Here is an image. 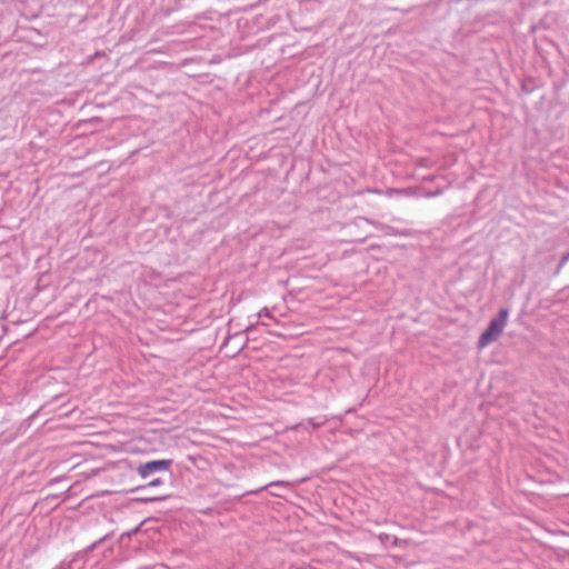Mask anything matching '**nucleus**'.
Returning <instances> with one entry per match:
<instances>
[{
	"label": "nucleus",
	"instance_id": "f257e3e1",
	"mask_svg": "<svg viewBox=\"0 0 569 569\" xmlns=\"http://www.w3.org/2000/svg\"><path fill=\"white\" fill-rule=\"evenodd\" d=\"M508 317L509 311L507 309H501L498 316L489 321L488 327L479 337V349L487 348L490 343L497 341L500 338L505 331V328L507 327Z\"/></svg>",
	"mask_w": 569,
	"mask_h": 569
},
{
	"label": "nucleus",
	"instance_id": "f03ea898",
	"mask_svg": "<svg viewBox=\"0 0 569 569\" xmlns=\"http://www.w3.org/2000/svg\"><path fill=\"white\" fill-rule=\"evenodd\" d=\"M170 465L169 460H154L143 463L139 467L138 472L141 476V478H147L149 475H151L154 471L158 470H166L168 469Z\"/></svg>",
	"mask_w": 569,
	"mask_h": 569
},
{
	"label": "nucleus",
	"instance_id": "7ed1b4c3",
	"mask_svg": "<svg viewBox=\"0 0 569 569\" xmlns=\"http://www.w3.org/2000/svg\"><path fill=\"white\" fill-rule=\"evenodd\" d=\"M164 498L166 497H147V498H142L141 501L148 502V501L161 500V499H164Z\"/></svg>",
	"mask_w": 569,
	"mask_h": 569
},
{
	"label": "nucleus",
	"instance_id": "20e7f679",
	"mask_svg": "<svg viewBox=\"0 0 569 569\" xmlns=\"http://www.w3.org/2000/svg\"><path fill=\"white\" fill-rule=\"evenodd\" d=\"M159 485H161V480H160V479H154V480H152V481L149 483V486H159Z\"/></svg>",
	"mask_w": 569,
	"mask_h": 569
},
{
	"label": "nucleus",
	"instance_id": "39448f33",
	"mask_svg": "<svg viewBox=\"0 0 569 569\" xmlns=\"http://www.w3.org/2000/svg\"><path fill=\"white\" fill-rule=\"evenodd\" d=\"M567 261H569V252L566 256H563L560 266H563Z\"/></svg>",
	"mask_w": 569,
	"mask_h": 569
}]
</instances>
